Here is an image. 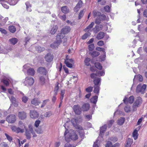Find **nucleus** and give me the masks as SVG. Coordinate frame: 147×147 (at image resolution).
<instances>
[{
	"label": "nucleus",
	"instance_id": "obj_1",
	"mask_svg": "<svg viewBox=\"0 0 147 147\" xmlns=\"http://www.w3.org/2000/svg\"><path fill=\"white\" fill-rule=\"evenodd\" d=\"M68 130H66L64 133L65 140L67 142L71 140H76L78 139L77 134L72 130H70L68 132Z\"/></svg>",
	"mask_w": 147,
	"mask_h": 147
},
{
	"label": "nucleus",
	"instance_id": "obj_2",
	"mask_svg": "<svg viewBox=\"0 0 147 147\" xmlns=\"http://www.w3.org/2000/svg\"><path fill=\"white\" fill-rule=\"evenodd\" d=\"M71 122L74 127L80 130L79 133L80 136L81 138L82 139H84V135L83 129L82 127L78 124L80 121L78 119L73 118L71 119Z\"/></svg>",
	"mask_w": 147,
	"mask_h": 147
},
{
	"label": "nucleus",
	"instance_id": "obj_3",
	"mask_svg": "<svg viewBox=\"0 0 147 147\" xmlns=\"http://www.w3.org/2000/svg\"><path fill=\"white\" fill-rule=\"evenodd\" d=\"M18 127L13 126L11 127L12 130L17 133H23L24 131V129L27 128L25 124L21 121H20L18 123Z\"/></svg>",
	"mask_w": 147,
	"mask_h": 147
},
{
	"label": "nucleus",
	"instance_id": "obj_4",
	"mask_svg": "<svg viewBox=\"0 0 147 147\" xmlns=\"http://www.w3.org/2000/svg\"><path fill=\"white\" fill-rule=\"evenodd\" d=\"M28 129L27 128L26 129H25V135L27 139L30 140L31 137V133L33 135V137H35L36 136V135L35 134V132L34 131L33 127L31 124H29L28 125Z\"/></svg>",
	"mask_w": 147,
	"mask_h": 147
},
{
	"label": "nucleus",
	"instance_id": "obj_5",
	"mask_svg": "<svg viewBox=\"0 0 147 147\" xmlns=\"http://www.w3.org/2000/svg\"><path fill=\"white\" fill-rule=\"evenodd\" d=\"M146 87V86L145 84L142 85L141 84H139L137 86L136 90V92L144 94L145 92Z\"/></svg>",
	"mask_w": 147,
	"mask_h": 147
},
{
	"label": "nucleus",
	"instance_id": "obj_6",
	"mask_svg": "<svg viewBox=\"0 0 147 147\" xmlns=\"http://www.w3.org/2000/svg\"><path fill=\"white\" fill-rule=\"evenodd\" d=\"M1 81L6 86H8L10 84H13L15 83V81L10 77L3 79Z\"/></svg>",
	"mask_w": 147,
	"mask_h": 147
},
{
	"label": "nucleus",
	"instance_id": "obj_7",
	"mask_svg": "<svg viewBox=\"0 0 147 147\" xmlns=\"http://www.w3.org/2000/svg\"><path fill=\"white\" fill-rule=\"evenodd\" d=\"M34 82L33 78L31 77H26L24 84L27 86L32 85Z\"/></svg>",
	"mask_w": 147,
	"mask_h": 147
},
{
	"label": "nucleus",
	"instance_id": "obj_8",
	"mask_svg": "<svg viewBox=\"0 0 147 147\" xmlns=\"http://www.w3.org/2000/svg\"><path fill=\"white\" fill-rule=\"evenodd\" d=\"M73 110L75 114L77 115H79L82 112V109L79 105H74L73 107Z\"/></svg>",
	"mask_w": 147,
	"mask_h": 147
},
{
	"label": "nucleus",
	"instance_id": "obj_9",
	"mask_svg": "<svg viewBox=\"0 0 147 147\" xmlns=\"http://www.w3.org/2000/svg\"><path fill=\"white\" fill-rule=\"evenodd\" d=\"M16 119V116L14 115H11L7 116L6 121L9 123H13L15 122Z\"/></svg>",
	"mask_w": 147,
	"mask_h": 147
},
{
	"label": "nucleus",
	"instance_id": "obj_10",
	"mask_svg": "<svg viewBox=\"0 0 147 147\" xmlns=\"http://www.w3.org/2000/svg\"><path fill=\"white\" fill-rule=\"evenodd\" d=\"M134 100V97L133 96H130L128 98H127L126 96L123 99L124 103L126 104L128 102L130 104L133 103Z\"/></svg>",
	"mask_w": 147,
	"mask_h": 147
},
{
	"label": "nucleus",
	"instance_id": "obj_11",
	"mask_svg": "<svg viewBox=\"0 0 147 147\" xmlns=\"http://www.w3.org/2000/svg\"><path fill=\"white\" fill-rule=\"evenodd\" d=\"M107 127L106 125H105L100 127V134H99L98 138L100 139L101 138V140H103L102 136L104 134L106 129Z\"/></svg>",
	"mask_w": 147,
	"mask_h": 147
},
{
	"label": "nucleus",
	"instance_id": "obj_12",
	"mask_svg": "<svg viewBox=\"0 0 147 147\" xmlns=\"http://www.w3.org/2000/svg\"><path fill=\"white\" fill-rule=\"evenodd\" d=\"M30 116L32 118L35 119L38 117L39 114L35 110L30 111Z\"/></svg>",
	"mask_w": 147,
	"mask_h": 147
},
{
	"label": "nucleus",
	"instance_id": "obj_13",
	"mask_svg": "<svg viewBox=\"0 0 147 147\" xmlns=\"http://www.w3.org/2000/svg\"><path fill=\"white\" fill-rule=\"evenodd\" d=\"M65 63L67 67L71 68L72 67V64L73 63V60L72 59L66 58L65 61Z\"/></svg>",
	"mask_w": 147,
	"mask_h": 147
},
{
	"label": "nucleus",
	"instance_id": "obj_14",
	"mask_svg": "<svg viewBox=\"0 0 147 147\" xmlns=\"http://www.w3.org/2000/svg\"><path fill=\"white\" fill-rule=\"evenodd\" d=\"M53 58V56L50 53H48L47 54L45 57V60L48 62H51Z\"/></svg>",
	"mask_w": 147,
	"mask_h": 147
},
{
	"label": "nucleus",
	"instance_id": "obj_15",
	"mask_svg": "<svg viewBox=\"0 0 147 147\" xmlns=\"http://www.w3.org/2000/svg\"><path fill=\"white\" fill-rule=\"evenodd\" d=\"M83 3L82 1L80 0L78 2L74 8V11L76 12H77L80 9V8L82 7Z\"/></svg>",
	"mask_w": 147,
	"mask_h": 147
},
{
	"label": "nucleus",
	"instance_id": "obj_16",
	"mask_svg": "<svg viewBox=\"0 0 147 147\" xmlns=\"http://www.w3.org/2000/svg\"><path fill=\"white\" fill-rule=\"evenodd\" d=\"M90 105L88 103H85L83 104L82 109L83 111H88L90 108Z\"/></svg>",
	"mask_w": 147,
	"mask_h": 147
},
{
	"label": "nucleus",
	"instance_id": "obj_17",
	"mask_svg": "<svg viewBox=\"0 0 147 147\" xmlns=\"http://www.w3.org/2000/svg\"><path fill=\"white\" fill-rule=\"evenodd\" d=\"M38 71L40 74L46 75L47 72L46 69L43 67H40L38 69Z\"/></svg>",
	"mask_w": 147,
	"mask_h": 147
},
{
	"label": "nucleus",
	"instance_id": "obj_18",
	"mask_svg": "<svg viewBox=\"0 0 147 147\" xmlns=\"http://www.w3.org/2000/svg\"><path fill=\"white\" fill-rule=\"evenodd\" d=\"M71 29L69 26H65L61 30V32L65 34L68 33L70 31Z\"/></svg>",
	"mask_w": 147,
	"mask_h": 147
},
{
	"label": "nucleus",
	"instance_id": "obj_19",
	"mask_svg": "<svg viewBox=\"0 0 147 147\" xmlns=\"http://www.w3.org/2000/svg\"><path fill=\"white\" fill-rule=\"evenodd\" d=\"M65 36V34L62 32L59 33L56 36V40L58 41H60L61 42H62L61 39Z\"/></svg>",
	"mask_w": 147,
	"mask_h": 147
},
{
	"label": "nucleus",
	"instance_id": "obj_20",
	"mask_svg": "<svg viewBox=\"0 0 147 147\" xmlns=\"http://www.w3.org/2000/svg\"><path fill=\"white\" fill-rule=\"evenodd\" d=\"M61 43L60 41H58L56 40L55 42L51 45V47L52 48L56 49L58 48V46L60 45Z\"/></svg>",
	"mask_w": 147,
	"mask_h": 147
},
{
	"label": "nucleus",
	"instance_id": "obj_21",
	"mask_svg": "<svg viewBox=\"0 0 147 147\" xmlns=\"http://www.w3.org/2000/svg\"><path fill=\"white\" fill-rule=\"evenodd\" d=\"M101 78H95L93 80L94 85L100 86L101 84Z\"/></svg>",
	"mask_w": 147,
	"mask_h": 147
},
{
	"label": "nucleus",
	"instance_id": "obj_22",
	"mask_svg": "<svg viewBox=\"0 0 147 147\" xmlns=\"http://www.w3.org/2000/svg\"><path fill=\"white\" fill-rule=\"evenodd\" d=\"M119 144L116 143L113 145H112L111 142L108 141L105 145V147H119Z\"/></svg>",
	"mask_w": 147,
	"mask_h": 147
},
{
	"label": "nucleus",
	"instance_id": "obj_23",
	"mask_svg": "<svg viewBox=\"0 0 147 147\" xmlns=\"http://www.w3.org/2000/svg\"><path fill=\"white\" fill-rule=\"evenodd\" d=\"M10 100L11 101L13 105L15 107H17L18 106V102L16 101V99L13 96H12L9 98Z\"/></svg>",
	"mask_w": 147,
	"mask_h": 147
},
{
	"label": "nucleus",
	"instance_id": "obj_24",
	"mask_svg": "<svg viewBox=\"0 0 147 147\" xmlns=\"http://www.w3.org/2000/svg\"><path fill=\"white\" fill-rule=\"evenodd\" d=\"M142 98L141 97H138L134 103L139 107L142 103Z\"/></svg>",
	"mask_w": 147,
	"mask_h": 147
},
{
	"label": "nucleus",
	"instance_id": "obj_25",
	"mask_svg": "<svg viewBox=\"0 0 147 147\" xmlns=\"http://www.w3.org/2000/svg\"><path fill=\"white\" fill-rule=\"evenodd\" d=\"M94 22H92L88 26H87L84 30L85 32H90L92 31V28L94 25Z\"/></svg>",
	"mask_w": 147,
	"mask_h": 147
},
{
	"label": "nucleus",
	"instance_id": "obj_26",
	"mask_svg": "<svg viewBox=\"0 0 147 147\" xmlns=\"http://www.w3.org/2000/svg\"><path fill=\"white\" fill-rule=\"evenodd\" d=\"M35 71L33 68H30L27 70V74L31 76H33L34 75Z\"/></svg>",
	"mask_w": 147,
	"mask_h": 147
},
{
	"label": "nucleus",
	"instance_id": "obj_27",
	"mask_svg": "<svg viewBox=\"0 0 147 147\" xmlns=\"http://www.w3.org/2000/svg\"><path fill=\"white\" fill-rule=\"evenodd\" d=\"M94 93L97 94L98 95H99V90H100V86L96 85H94Z\"/></svg>",
	"mask_w": 147,
	"mask_h": 147
},
{
	"label": "nucleus",
	"instance_id": "obj_28",
	"mask_svg": "<svg viewBox=\"0 0 147 147\" xmlns=\"http://www.w3.org/2000/svg\"><path fill=\"white\" fill-rule=\"evenodd\" d=\"M124 110L126 113H129L131 112L132 111L131 108L129 105H126L124 106Z\"/></svg>",
	"mask_w": 147,
	"mask_h": 147
},
{
	"label": "nucleus",
	"instance_id": "obj_29",
	"mask_svg": "<svg viewBox=\"0 0 147 147\" xmlns=\"http://www.w3.org/2000/svg\"><path fill=\"white\" fill-rule=\"evenodd\" d=\"M18 116L21 119H23L26 118V114L24 112H20L18 114Z\"/></svg>",
	"mask_w": 147,
	"mask_h": 147
},
{
	"label": "nucleus",
	"instance_id": "obj_30",
	"mask_svg": "<svg viewBox=\"0 0 147 147\" xmlns=\"http://www.w3.org/2000/svg\"><path fill=\"white\" fill-rule=\"evenodd\" d=\"M98 96H97L95 95L93 96L90 99V102L92 103L96 104L97 101Z\"/></svg>",
	"mask_w": 147,
	"mask_h": 147
},
{
	"label": "nucleus",
	"instance_id": "obj_31",
	"mask_svg": "<svg viewBox=\"0 0 147 147\" xmlns=\"http://www.w3.org/2000/svg\"><path fill=\"white\" fill-rule=\"evenodd\" d=\"M104 33L100 32L98 34L96 38L98 40L101 39L104 37Z\"/></svg>",
	"mask_w": 147,
	"mask_h": 147
},
{
	"label": "nucleus",
	"instance_id": "obj_32",
	"mask_svg": "<svg viewBox=\"0 0 147 147\" xmlns=\"http://www.w3.org/2000/svg\"><path fill=\"white\" fill-rule=\"evenodd\" d=\"M61 11L64 13H67L69 12V9L67 8V6L63 7L61 8Z\"/></svg>",
	"mask_w": 147,
	"mask_h": 147
},
{
	"label": "nucleus",
	"instance_id": "obj_33",
	"mask_svg": "<svg viewBox=\"0 0 147 147\" xmlns=\"http://www.w3.org/2000/svg\"><path fill=\"white\" fill-rule=\"evenodd\" d=\"M31 103L32 104L36 106L38 105L40 103V102L37 99L34 98L32 100Z\"/></svg>",
	"mask_w": 147,
	"mask_h": 147
},
{
	"label": "nucleus",
	"instance_id": "obj_34",
	"mask_svg": "<svg viewBox=\"0 0 147 147\" xmlns=\"http://www.w3.org/2000/svg\"><path fill=\"white\" fill-rule=\"evenodd\" d=\"M26 6L27 10L29 12H31L32 11L31 6L28 2H27L25 3Z\"/></svg>",
	"mask_w": 147,
	"mask_h": 147
},
{
	"label": "nucleus",
	"instance_id": "obj_35",
	"mask_svg": "<svg viewBox=\"0 0 147 147\" xmlns=\"http://www.w3.org/2000/svg\"><path fill=\"white\" fill-rule=\"evenodd\" d=\"M58 29V27L57 26H54L51 30L50 33L52 34H54Z\"/></svg>",
	"mask_w": 147,
	"mask_h": 147
},
{
	"label": "nucleus",
	"instance_id": "obj_36",
	"mask_svg": "<svg viewBox=\"0 0 147 147\" xmlns=\"http://www.w3.org/2000/svg\"><path fill=\"white\" fill-rule=\"evenodd\" d=\"M96 75L98 76H103L105 74V72L104 70H98L96 72Z\"/></svg>",
	"mask_w": 147,
	"mask_h": 147
},
{
	"label": "nucleus",
	"instance_id": "obj_37",
	"mask_svg": "<svg viewBox=\"0 0 147 147\" xmlns=\"http://www.w3.org/2000/svg\"><path fill=\"white\" fill-rule=\"evenodd\" d=\"M136 79L139 80L140 82H142L143 80V78L142 76L140 74L138 75H135L134 76V80Z\"/></svg>",
	"mask_w": 147,
	"mask_h": 147
},
{
	"label": "nucleus",
	"instance_id": "obj_38",
	"mask_svg": "<svg viewBox=\"0 0 147 147\" xmlns=\"http://www.w3.org/2000/svg\"><path fill=\"white\" fill-rule=\"evenodd\" d=\"M93 16L94 17H99L101 16V13L100 12H99L96 10H94L93 11Z\"/></svg>",
	"mask_w": 147,
	"mask_h": 147
},
{
	"label": "nucleus",
	"instance_id": "obj_39",
	"mask_svg": "<svg viewBox=\"0 0 147 147\" xmlns=\"http://www.w3.org/2000/svg\"><path fill=\"white\" fill-rule=\"evenodd\" d=\"M125 118L124 117H121L117 121V123L119 125H122L125 122Z\"/></svg>",
	"mask_w": 147,
	"mask_h": 147
},
{
	"label": "nucleus",
	"instance_id": "obj_40",
	"mask_svg": "<svg viewBox=\"0 0 147 147\" xmlns=\"http://www.w3.org/2000/svg\"><path fill=\"white\" fill-rule=\"evenodd\" d=\"M18 39L16 38H12L9 40L10 43L13 45H15L18 42Z\"/></svg>",
	"mask_w": 147,
	"mask_h": 147
},
{
	"label": "nucleus",
	"instance_id": "obj_41",
	"mask_svg": "<svg viewBox=\"0 0 147 147\" xmlns=\"http://www.w3.org/2000/svg\"><path fill=\"white\" fill-rule=\"evenodd\" d=\"M22 94L23 96L22 98V101L24 103H26L28 99V97L24 96L23 93H22Z\"/></svg>",
	"mask_w": 147,
	"mask_h": 147
},
{
	"label": "nucleus",
	"instance_id": "obj_42",
	"mask_svg": "<svg viewBox=\"0 0 147 147\" xmlns=\"http://www.w3.org/2000/svg\"><path fill=\"white\" fill-rule=\"evenodd\" d=\"M9 29L10 32L12 33H14L16 31V28L14 26H11L9 27Z\"/></svg>",
	"mask_w": 147,
	"mask_h": 147
},
{
	"label": "nucleus",
	"instance_id": "obj_43",
	"mask_svg": "<svg viewBox=\"0 0 147 147\" xmlns=\"http://www.w3.org/2000/svg\"><path fill=\"white\" fill-rule=\"evenodd\" d=\"M133 136L134 140H136L138 138V131L136 129H135L133 133Z\"/></svg>",
	"mask_w": 147,
	"mask_h": 147
},
{
	"label": "nucleus",
	"instance_id": "obj_44",
	"mask_svg": "<svg viewBox=\"0 0 147 147\" xmlns=\"http://www.w3.org/2000/svg\"><path fill=\"white\" fill-rule=\"evenodd\" d=\"M90 35V32H87L82 36V39H85L88 37Z\"/></svg>",
	"mask_w": 147,
	"mask_h": 147
},
{
	"label": "nucleus",
	"instance_id": "obj_45",
	"mask_svg": "<svg viewBox=\"0 0 147 147\" xmlns=\"http://www.w3.org/2000/svg\"><path fill=\"white\" fill-rule=\"evenodd\" d=\"M138 107H139L138 106L134 103L132 107V111L133 112L136 111L137 110V108Z\"/></svg>",
	"mask_w": 147,
	"mask_h": 147
},
{
	"label": "nucleus",
	"instance_id": "obj_46",
	"mask_svg": "<svg viewBox=\"0 0 147 147\" xmlns=\"http://www.w3.org/2000/svg\"><path fill=\"white\" fill-rule=\"evenodd\" d=\"M102 141H103V140H101V139L98 138L96 141L94 142L93 147H99L98 144Z\"/></svg>",
	"mask_w": 147,
	"mask_h": 147
},
{
	"label": "nucleus",
	"instance_id": "obj_47",
	"mask_svg": "<svg viewBox=\"0 0 147 147\" xmlns=\"http://www.w3.org/2000/svg\"><path fill=\"white\" fill-rule=\"evenodd\" d=\"M52 114V112L51 111L46 112L44 114V116L46 117H49Z\"/></svg>",
	"mask_w": 147,
	"mask_h": 147
},
{
	"label": "nucleus",
	"instance_id": "obj_48",
	"mask_svg": "<svg viewBox=\"0 0 147 147\" xmlns=\"http://www.w3.org/2000/svg\"><path fill=\"white\" fill-rule=\"evenodd\" d=\"M100 54V53L96 51H94L91 54V55L93 57L98 56Z\"/></svg>",
	"mask_w": 147,
	"mask_h": 147
},
{
	"label": "nucleus",
	"instance_id": "obj_49",
	"mask_svg": "<svg viewBox=\"0 0 147 147\" xmlns=\"http://www.w3.org/2000/svg\"><path fill=\"white\" fill-rule=\"evenodd\" d=\"M36 50L38 52H41L45 50V48L39 46H38L36 47Z\"/></svg>",
	"mask_w": 147,
	"mask_h": 147
},
{
	"label": "nucleus",
	"instance_id": "obj_50",
	"mask_svg": "<svg viewBox=\"0 0 147 147\" xmlns=\"http://www.w3.org/2000/svg\"><path fill=\"white\" fill-rule=\"evenodd\" d=\"M90 59L89 58H86L84 60V63L86 65L89 66L90 65Z\"/></svg>",
	"mask_w": 147,
	"mask_h": 147
},
{
	"label": "nucleus",
	"instance_id": "obj_51",
	"mask_svg": "<svg viewBox=\"0 0 147 147\" xmlns=\"http://www.w3.org/2000/svg\"><path fill=\"white\" fill-rule=\"evenodd\" d=\"M95 66L97 68L100 70L102 69V67L100 63L99 62L95 63L94 64Z\"/></svg>",
	"mask_w": 147,
	"mask_h": 147
},
{
	"label": "nucleus",
	"instance_id": "obj_52",
	"mask_svg": "<svg viewBox=\"0 0 147 147\" xmlns=\"http://www.w3.org/2000/svg\"><path fill=\"white\" fill-rule=\"evenodd\" d=\"M96 50L97 51H102L103 52V53L105 54L106 53L105 52V49L104 48H101L100 47H98L96 48Z\"/></svg>",
	"mask_w": 147,
	"mask_h": 147
},
{
	"label": "nucleus",
	"instance_id": "obj_53",
	"mask_svg": "<svg viewBox=\"0 0 147 147\" xmlns=\"http://www.w3.org/2000/svg\"><path fill=\"white\" fill-rule=\"evenodd\" d=\"M9 3L11 5H15L18 2L17 0H9Z\"/></svg>",
	"mask_w": 147,
	"mask_h": 147
},
{
	"label": "nucleus",
	"instance_id": "obj_54",
	"mask_svg": "<svg viewBox=\"0 0 147 147\" xmlns=\"http://www.w3.org/2000/svg\"><path fill=\"white\" fill-rule=\"evenodd\" d=\"M93 88V87L89 86L86 88L85 90L87 92L90 93L92 90Z\"/></svg>",
	"mask_w": 147,
	"mask_h": 147
},
{
	"label": "nucleus",
	"instance_id": "obj_55",
	"mask_svg": "<svg viewBox=\"0 0 147 147\" xmlns=\"http://www.w3.org/2000/svg\"><path fill=\"white\" fill-rule=\"evenodd\" d=\"M5 135L6 137V138L8 140L9 142H11L13 140V138L12 137L10 136L8 134H7V133H5Z\"/></svg>",
	"mask_w": 147,
	"mask_h": 147
},
{
	"label": "nucleus",
	"instance_id": "obj_56",
	"mask_svg": "<svg viewBox=\"0 0 147 147\" xmlns=\"http://www.w3.org/2000/svg\"><path fill=\"white\" fill-rule=\"evenodd\" d=\"M65 90H61V93L60 100H62L63 99L64 95L65 94Z\"/></svg>",
	"mask_w": 147,
	"mask_h": 147
},
{
	"label": "nucleus",
	"instance_id": "obj_57",
	"mask_svg": "<svg viewBox=\"0 0 147 147\" xmlns=\"http://www.w3.org/2000/svg\"><path fill=\"white\" fill-rule=\"evenodd\" d=\"M40 80L41 84L43 85L45 83V79L42 76H41L40 78Z\"/></svg>",
	"mask_w": 147,
	"mask_h": 147
},
{
	"label": "nucleus",
	"instance_id": "obj_58",
	"mask_svg": "<svg viewBox=\"0 0 147 147\" xmlns=\"http://www.w3.org/2000/svg\"><path fill=\"white\" fill-rule=\"evenodd\" d=\"M49 101V99H46L43 100L42 102V104L41 105V108H43L44 107L47 103Z\"/></svg>",
	"mask_w": 147,
	"mask_h": 147
},
{
	"label": "nucleus",
	"instance_id": "obj_59",
	"mask_svg": "<svg viewBox=\"0 0 147 147\" xmlns=\"http://www.w3.org/2000/svg\"><path fill=\"white\" fill-rule=\"evenodd\" d=\"M94 45L93 44H92L88 45V49L90 51H92L94 49Z\"/></svg>",
	"mask_w": 147,
	"mask_h": 147
},
{
	"label": "nucleus",
	"instance_id": "obj_60",
	"mask_svg": "<svg viewBox=\"0 0 147 147\" xmlns=\"http://www.w3.org/2000/svg\"><path fill=\"white\" fill-rule=\"evenodd\" d=\"M104 9L105 11L108 12H109L110 11V7L108 5H106L104 7Z\"/></svg>",
	"mask_w": 147,
	"mask_h": 147
},
{
	"label": "nucleus",
	"instance_id": "obj_61",
	"mask_svg": "<svg viewBox=\"0 0 147 147\" xmlns=\"http://www.w3.org/2000/svg\"><path fill=\"white\" fill-rule=\"evenodd\" d=\"M114 122V121L113 120H111L109 121L108 124V126L109 128H110L111 127Z\"/></svg>",
	"mask_w": 147,
	"mask_h": 147
},
{
	"label": "nucleus",
	"instance_id": "obj_62",
	"mask_svg": "<svg viewBox=\"0 0 147 147\" xmlns=\"http://www.w3.org/2000/svg\"><path fill=\"white\" fill-rule=\"evenodd\" d=\"M97 44L99 46H102L104 45V42L103 41L100 40L98 42Z\"/></svg>",
	"mask_w": 147,
	"mask_h": 147
},
{
	"label": "nucleus",
	"instance_id": "obj_63",
	"mask_svg": "<svg viewBox=\"0 0 147 147\" xmlns=\"http://www.w3.org/2000/svg\"><path fill=\"white\" fill-rule=\"evenodd\" d=\"M40 120H36L34 126L36 127H38L39 126V125L40 124Z\"/></svg>",
	"mask_w": 147,
	"mask_h": 147
},
{
	"label": "nucleus",
	"instance_id": "obj_64",
	"mask_svg": "<svg viewBox=\"0 0 147 147\" xmlns=\"http://www.w3.org/2000/svg\"><path fill=\"white\" fill-rule=\"evenodd\" d=\"M64 147H75L74 146L72 145L68 142L66 143Z\"/></svg>",
	"mask_w": 147,
	"mask_h": 147
}]
</instances>
